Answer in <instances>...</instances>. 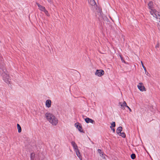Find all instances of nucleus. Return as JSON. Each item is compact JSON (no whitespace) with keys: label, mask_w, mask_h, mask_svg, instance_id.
I'll return each instance as SVG.
<instances>
[{"label":"nucleus","mask_w":160,"mask_h":160,"mask_svg":"<svg viewBox=\"0 0 160 160\" xmlns=\"http://www.w3.org/2000/svg\"><path fill=\"white\" fill-rule=\"evenodd\" d=\"M153 6V3L152 1H150L149 2L148 6L150 10V13L156 18L160 19V14L154 8Z\"/></svg>","instance_id":"obj_1"},{"label":"nucleus","mask_w":160,"mask_h":160,"mask_svg":"<svg viewBox=\"0 0 160 160\" xmlns=\"http://www.w3.org/2000/svg\"><path fill=\"white\" fill-rule=\"evenodd\" d=\"M45 115L47 119L52 125L55 126L57 124L58 119L53 115L49 112H47Z\"/></svg>","instance_id":"obj_2"},{"label":"nucleus","mask_w":160,"mask_h":160,"mask_svg":"<svg viewBox=\"0 0 160 160\" xmlns=\"http://www.w3.org/2000/svg\"><path fill=\"white\" fill-rule=\"evenodd\" d=\"M3 80L7 83H10V77L8 74L4 72L3 73Z\"/></svg>","instance_id":"obj_3"},{"label":"nucleus","mask_w":160,"mask_h":160,"mask_svg":"<svg viewBox=\"0 0 160 160\" xmlns=\"http://www.w3.org/2000/svg\"><path fill=\"white\" fill-rule=\"evenodd\" d=\"M104 73V72L103 70L100 69L97 70L95 74L98 77H101L103 75Z\"/></svg>","instance_id":"obj_4"},{"label":"nucleus","mask_w":160,"mask_h":160,"mask_svg":"<svg viewBox=\"0 0 160 160\" xmlns=\"http://www.w3.org/2000/svg\"><path fill=\"white\" fill-rule=\"evenodd\" d=\"M138 88L141 91H146V89L144 86L143 85V83L142 82L139 83L137 86Z\"/></svg>","instance_id":"obj_5"},{"label":"nucleus","mask_w":160,"mask_h":160,"mask_svg":"<svg viewBox=\"0 0 160 160\" xmlns=\"http://www.w3.org/2000/svg\"><path fill=\"white\" fill-rule=\"evenodd\" d=\"M75 126L80 132H84L82 129L81 125H80V123L78 122L75 123Z\"/></svg>","instance_id":"obj_6"},{"label":"nucleus","mask_w":160,"mask_h":160,"mask_svg":"<svg viewBox=\"0 0 160 160\" xmlns=\"http://www.w3.org/2000/svg\"><path fill=\"white\" fill-rule=\"evenodd\" d=\"M118 104L121 106V108L123 110H124L125 107L127 106V104L125 101H124L123 103L119 102Z\"/></svg>","instance_id":"obj_7"},{"label":"nucleus","mask_w":160,"mask_h":160,"mask_svg":"<svg viewBox=\"0 0 160 160\" xmlns=\"http://www.w3.org/2000/svg\"><path fill=\"white\" fill-rule=\"evenodd\" d=\"M89 3L90 4L91 6H94V7L96 8L97 7L96 3L94 0H88Z\"/></svg>","instance_id":"obj_8"},{"label":"nucleus","mask_w":160,"mask_h":160,"mask_svg":"<svg viewBox=\"0 0 160 160\" xmlns=\"http://www.w3.org/2000/svg\"><path fill=\"white\" fill-rule=\"evenodd\" d=\"M36 4L37 5L38 7V9L41 11L43 12L46 9L45 7H43L42 6L40 5L39 3L38 2L36 3Z\"/></svg>","instance_id":"obj_9"},{"label":"nucleus","mask_w":160,"mask_h":160,"mask_svg":"<svg viewBox=\"0 0 160 160\" xmlns=\"http://www.w3.org/2000/svg\"><path fill=\"white\" fill-rule=\"evenodd\" d=\"M71 144L72 145V146L74 149V151H76V150H78V146L77 145H76V144L75 142H71Z\"/></svg>","instance_id":"obj_10"},{"label":"nucleus","mask_w":160,"mask_h":160,"mask_svg":"<svg viewBox=\"0 0 160 160\" xmlns=\"http://www.w3.org/2000/svg\"><path fill=\"white\" fill-rule=\"evenodd\" d=\"M75 152H76V153L77 155V156L78 157V158L81 160H82V158L81 155L80 153L79 150H76L75 151Z\"/></svg>","instance_id":"obj_11"},{"label":"nucleus","mask_w":160,"mask_h":160,"mask_svg":"<svg viewBox=\"0 0 160 160\" xmlns=\"http://www.w3.org/2000/svg\"><path fill=\"white\" fill-rule=\"evenodd\" d=\"M51 102L50 100L48 99L46 102V105L47 107L49 108L51 106Z\"/></svg>","instance_id":"obj_12"},{"label":"nucleus","mask_w":160,"mask_h":160,"mask_svg":"<svg viewBox=\"0 0 160 160\" xmlns=\"http://www.w3.org/2000/svg\"><path fill=\"white\" fill-rule=\"evenodd\" d=\"M85 120L86 122L87 123H88L89 122L93 123V122H94V121L93 120H92L89 118H85Z\"/></svg>","instance_id":"obj_13"},{"label":"nucleus","mask_w":160,"mask_h":160,"mask_svg":"<svg viewBox=\"0 0 160 160\" xmlns=\"http://www.w3.org/2000/svg\"><path fill=\"white\" fill-rule=\"evenodd\" d=\"M98 152L99 153L100 155V156L103 157V158L104 159L105 158V156H103L104 155L103 152L102 151V150L100 149H98Z\"/></svg>","instance_id":"obj_14"},{"label":"nucleus","mask_w":160,"mask_h":160,"mask_svg":"<svg viewBox=\"0 0 160 160\" xmlns=\"http://www.w3.org/2000/svg\"><path fill=\"white\" fill-rule=\"evenodd\" d=\"M4 64L2 61L1 60L0 61V68L2 69V70L3 71V69L4 68Z\"/></svg>","instance_id":"obj_15"},{"label":"nucleus","mask_w":160,"mask_h":160,"mask_svg":"<svg viewBox=\"0 0 160 160\" xmlns=\"http://www.w3.org/2000/svg\"><path fill=\"white\" fill-rule=\"evenodd\" d=\"M122 130V128L121 127H119L117 130V133L118 134H119V133H121Z\"/></svg>","instance_id":"obj_16"},{"label":"nucleus","mask_w":160,"mask_h":160,"mask_svg":"<svg viewBox=\"0 0 160 160\" xmlns=\"http://www.w3.org/2000/svg\"><path fill=\"white\" fill-rule=\"evenodd\" d=\"M17 125L18 132H21L22 131L21 126L18 124Z\"/></svg>","instance_id":"obj_17"},{"label":"nucleus","mask_w":160,"mask_h":160,"mask_svg":"<svg viewBox=\"0 0 160 160\" xmlns=\"http://www.w3.org/2000/svg\"><path fill=\"white\" fill-rule=\"evenodd\" d=\"M35 154L33 153H32L30 155V158L31 160H33Z\"/></svg>","instance_id":"obj_18"},{"label":"nucleus","mask_w":160,"mask_h":160,"mask_svg":"<svg viewBox=\"0 0 160 160\" xmlns=\"http://www.w3.org/2000/svg\"><path fill=\"white\" fill-rule=\"evenodd\" d=\"M141 63L142 66L143 68V69H144V70L145 71V73H146V72H147L146 68H145V67L144 65L143 64V62H142V61H141Z\"/></svg>","instance_id":"obj_19"},{"label":"nucleus","mask_w":160,"mask_h":160,"mask_svg":"<svg viewBox=\"0 0 160 160\" xmlns=\"http://www.w3.org/2000/svg\"><path fill=\"white\" fill-rule=\"evenodd\" d=\"M111 126L110 127V128L111 129H112V127H115V123L114 122H112L111 123Z\"/></svg>","instance_id":"obj_20"},{"label":"nucleus","mask_w":160,"mask_h":160,"mask_svg":"<svg viewBox=\"0 0 160 160\" xmlns=\"http://www.w3.org/2000/svg\"><path fill=\"white\" fill-rule=\"evenodd\" d=\"M118 134L123 138H125L126 137L125 134L124 132H121V133H119Z\"/></svg>","instance_id":"obj_21"},{"label":"nucleus","mask_w":160,"mask_h":160,"mask_svg":"<svg viewBox=\"0 0 160 160\" xmlns=\"http://www.w3.org/2000/svg\"><path fill=\"white\" fill-rule=\"evenodd\" d=\"M44 12L47 16L49 17L50 16V15L49 14L48 12L46 9H45L44 11Z\"/></svg>","instance_id":"obj_22"},{"label":"nucleus","mask_w":160,"mask_h":160,"mask_svg":"<svg viewBox=\"0 0 160 160\" xmlns=\"http://www.w3.org/2000/svg\"><path fill=\"white\" fill-rule=\"evenodd\" d=\"M131 158L132 159H134L136 157V155L135 154H132L131 155Z\"/></svg>","instance_id":"obj_23"},{"label":"nucleus","mask_w":160,"mask_h":160,"mask_svg":"<svg viewBox=\"0 0 160 160\" xmlns=\"http://www.w3.org/2000/svg\"><path fill=\"white\" fill-rule=\"evenodd\" d=\"M120 58L121 59V60L124 63H126V62L125 61H124V60L123 59V58L121 56V55H120Z\"/></svg>","instance_id":"obj_24"},{"label":"nucleus","mask_w":160,"mask_h":160,"mask_svg":"<svg viewBox=\"0 0 160 160\" xmlns=\"http://www.w3.org/2000/svg\"><path fill=\"white\" fill-rule=\"evenodd\" d=\"M158 27L159 29H160V21L158 22Z\"/></svg>","instance_id":"obj_25"},{"label":"nucleus","mask_w":160,"mask_h":160,"mask_svg":"<svg viewBox=\"0 0 160 160\" xmlns=\"http://www.w3.org/2000/svg\"><path fill=\"white\" fill-rule=\"evenodd\" d=\"M159 47V43L158 42L157 45L156 46L155 48H158Z\"/></svg>","instance_id":"obj_26"},{"label":"nucleus","mask_w":160,"mask_h":160,"mask_svg":"<svg viewBox=\"0 0 160 160\" xmlns=\"http://www.w3.org/2000/svg\"><path fill=\"white\" fill-rule=\"evenodd\" d=\"M126 107H127L129 109V111L130 112H131L132 111V110L127 105V106Z\"/></svg>","instance_id":"obj_27"},{"label":"nucleus","mask_w":160,"mask_h":160,"mask_svg":"<svg viewBox=\"0 0 160 160\" xmlns=\"http://www.w3.org/2000/svg\"><path fill=\"white\" fill-rule=\"evenodd\" d=\"M48 2H49L51 3L52 2V0H47Z\"/></svg>","instance_id":"obj_28"},{"label":"nucleus","mask_w":160,"mask_h":160,"mask_svg":"<svg viewBox=\"0 0 160 160\" xmlns=\"http://www.w3.org/2000/svg\"><path fill=\"white\" fill-rule=\"evenodd\" d=\"M111 130L113 131V132H115V130L114 128H112Z\"/></svg>","instance_id":"obj_29"},{"label":"nucleus","mask_w":160,"mask_h":160,"mask_svg":"<svg viewBox=\"0 0 160 160\" xmlns=\"http://www.w3.org/2000/svg\"><path fill=\"white\" fill-rule=\"evenodd\" d=\"M148 73V72H146V74H147V73Z\"/></svg>","instance_id":"obj_30"}]
</instances>
